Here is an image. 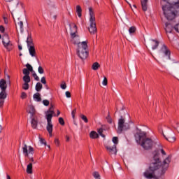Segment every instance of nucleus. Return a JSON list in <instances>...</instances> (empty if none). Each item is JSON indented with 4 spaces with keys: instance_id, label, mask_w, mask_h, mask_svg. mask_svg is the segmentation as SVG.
<instances>
[{
    "instance_id": "4d7b16f0",
    "label": "nucleus",
    "mask_w": 179,
    "mask_h": 179,
    "mask_svg": "<svg viewBox=\"0 0 179 179\" xmlns=\"http://www.w3.org/2000/svg\"><path fill=\"white\" fill-rule=\"evenodd\" d=\"M166 31L168 32V33H171V30H169V27H168V26L166 25Z\"/></svg>"
},
{
    "instance_id": "39448f33",
    "label": "nucleus",
    "mask_w": 179,
    "mask_h": 179,
    "mask_svg": "<svg viewBox=\"0 0 179 179\" xmlns=\"http://www.w3.org/2000/svg\"><path fill=\"white\" fill-rule=\"evenodd\" d=\"M90 12V28L88 29L91 34H96L97 33V27H96V17H94V12L92 7L89 8Z\"/></svg>"
},
{
    "instance_id": "bf43d9fd",
    "label": "nucleus",
    "mask_w": 179,
    "mask_h": 179,
    "mask_svg": "<svg viewBox=\"0 0 179 179\" xmlns=\"http://www.w3.org/2000/svg\"><path fill=\"white\" fill-rule=\"evenodd\" d=\"M7 179H10V176H9L8 174L6 175Z\"/></svg>"
},
{
    "instance_id": "a211bd4d",
    "label": "nucleus",
    "mask_w": 179,
    "mask_h": 179,
    "mask_svg": "<svg viewBox=\"0 0 179 179\" xmlns=\"http://www.w3.org/2000/svg\"><path fill=\"white\" fill-rule=\"evenodd\" d=\"M27 113L31 114V117H33V115L36 114V109L34 108V106H29L27 108Z\"/></svg>"
},
{
    "instance_id": "b1692460",
    "label": "nucleus",
    "mask_w": 179,
    "mask_h": 179,
    "mask_svg": "<svg viewBox=\"0 0 179 179\" xmlns=\"http://www.w3.org/2000/svg\"><path fill=\"white\" fill-rule=\"evenodd\" d=\"M76 13L78 16V17H82V7L78 5L76 6Z\"/></svg>"
},
{
    "instance_id": "49530a36",
    "label": "nucleus",
    "mask_w": 179,
    "mask_h": 179,
    "mask_svg": "<svg viewBox=\"0 0 179 179\" xmlns=\"http://www.w3.org/2000/svg\"><path fill=\"white\" fill-rule=\"evenodd\" d=\"M75 114H76V108L73 110V111L71 112L72 118L73 119H75Z\"/></svg>"
},
{
    "instance_id": "de8ad7c7",
    "label": "nucleus",
    "mask_w": 179,
    "mask_h": 179,
    "mask_svg": "<svg viewBox=\"0 0 179 179\" xmlns=\"http://www.w3.org/2000/svg\"><path fill=\"white\" fill-rule=\"evenodd\" d=\"M27 97V94H26V92H22L21 94V99H26Z\"/></svg>"
},
{
    "instance_id": "c85d7f7f",
    "label": "nucleus",
    "mask_w": 179,
    "mask_h": 179,
    "mask_svg": "<svg viewBox=\"0 0 179 179\" xmlns=\"http://www.w3.org/2000/svg\"><path fill=\"white\" fill-rule=\"evenodd\" d=\"M99 68H100V64L99 62H94L92 66L93 71H97Z\"/></svg>"
},
{
    "instance_id": "9d476101",
    "label": "nucleus",
    "mask_w": 179,
    "mask_h": 179,
    "mask_svg": "<svg viewBox=\"0 0 179 179\" xmlns=\"http://www.w3.org/2000/svg\"><path fill=\"white\" fill-rule=\"evenodd\" d=\"M22 153L26 157H29V155L34 154V148L31 146H29L27 150V145L24 144V146L22 147Z\"/></svg>"
},
{
    "instance_id": "f8f14e48",
    "label": "nucleus",
    "mask_w": 179,
    "mask_h": 179,
    "mask_svg": "<svg viewBox=\"0 0 179 179\" xmlns=\"http://www.w3.org/2000/svg\"><path fill=\"white\" fill-rule=\"evenodd\" d=\"M106 149L108 150L109 155H117V145H106Z\"/></svg>"
},
{
    "instance_id": "2eb2a0df",
    "label": "nucleus",
    "mask_w": 179,
    "mask_h": 179,
    "mask_svg": "<svg viewBox=\"0 0 179 179\" xmlns=\"http://www.w3.org/2000/svg\"><path fill=\"white\" fill-rule=\"evenodd\" d=\"M159 42L157 40L152 39L150 42H149L148 45L151 47L152 50H156L157 47H159Z\"/></svg>"
},
{
    "instance_id": "69168bd1",
    "label": "nucleus",
    "mask_w": 179,
    "mask_h": 179,
    "mask_svg": "<svg viewBox=\"0 0 179 179\" xmlns=\"http://www.w3.org/2000/svg\"><path fill=\"white\" fill-rule=\"evenodd\" d=\"M7 78L9 79V76L8 75L7 76Z\"/></svg>"
},
{
    "instance_id": "c756f323",
    "label": "nucleus",
    "mask_w": 179,
    "mask_h": 179,
    "mask_svg": "<svg viewBox=\"0 0 179 179\" xmlns=\"http://www.w3.org/2000/svg\"><path fill=\"white\" fill-rule=\"evenodd\" d=\"M49 6L52 9H57V3L55 1H50Z\"/></svg>"
},
{
    "instance_id": "20e7f679",
    "label": "nucleus",
    "mask_w": 179,
    "mask_h": 179,
    "mask_svg": "<svg viewBox=\"0 0 179 179\" xmlns=\"http://www.w3.org/2000/svg\"><path fill=\"white\" fill-rule=\"evenodd\" d=\"M55 116V112L54 111V106L50 105V108L45 113V118L47 120L46 129L50 134V136H52V116Z\"/></svg>"
},
{
    "instance_id": "a878e982",
    "label": "nucleus",
    "mask_w": 179,
    "mask_h": 179,
    "mask_svg": "<svg viewBox=\"0 0 179 179\" xmlns=\"http://www.w3.org/2000/svg\"><path fill=\"white\" fill-rule=\"evenodd\" d=\"M129 34L131 35H134L135 34V33H136V27H131L129 29Z\"/></svg>"
},
{
    "instance_id": "473e14b6",
    "label": "nucleus",
    "mask_w": 179,
    "mask_h": 179,
    "mask_svg": "<svg viewBox=\"0 0 179 179\" xmlns=\"http://www.w3.org/2000/svg\"><path fill=\"white\" fill-rule=\"evenodd\" d=\"M50 16H51L52 19H53V20H57V17H58V14L51 12Z\"/></svg>"
},
{
    "instance_id": "4c0bfd02",
    "label": "nucleus",
    "mask_w": 179,
    "mask_h": 179,
    "mask_svg": "<svg viewBox=\"0 0 179 179\" xmlns=\"http://www.w3.org/2000/svg\"><path fill=\"white\" fill-rule=\"evenodd\" d=\"M29 83H24L22 85V89H24V90H29Z\"/></svg>"
},
{
    "instance_id": "e2e57ef3",
    "label": "nucleus",
    "mask_w": 179,
    "mask_h": 179,
    "mask_svg": "<svg viewBox=\"0 0 179 179\" xmlns=\"http://www.w3.org/2000/svg\"><path fill=\"white\" fill-rule=\"evenodd\" d=\"M4 22H5V23H6V18H4Z\"/></svg>"
},
{
    "instance_id": "a19ab883",
    "label": "nucleus",
    "mask_w": 179,
    "mask_h": 179,
    "mask_svg": "<svg viewBox=\"0 0 179 179\" xmlns=\"http://www.w3.org/2000/svg\"><path fill=\"white\" fill-rule=\"evenodd\" d=\"M108 83V80H107V78H106V77H104V78H103V82H102L103 85V86H107Z\"/></svg>"
},
{
    "instance_id": "9b49d317",
    "label": "nucleus",
    "mask_w": 179,
    "mask_h": 179,
    "mask_svg": "<svg viewBox=\"0 0 179 179\" xmlns=\"http://www.w3.org/2000/svg\"><path fill=\"white\" fill-rule=\"evenodd\" d=\"M26 68L27 69H23L22 73L24 76H30V72H34L33 66H31L30 64L27 63L26 64Z\"/></svg>"
},
{
    "instance_id": "72a5a7b5",
    "label": "nucleus",
    "mask_w": 179,
    "mask_h": 179,
    "mask_svg": "<svg viewBox=\"0 0 179 179\" xmlns=\"http://www.w3.org/2000/svg\"><path fill=\"white\" fill-rule=\"evenodd\" d=\"M112 142H113V143H114V145H115V146H117V145H118V137H116V136L113 137V138H112Z\"/></svg>"
},
{
    "instance_id": "1a4fd4ad",
    "label": "nucleus",
    "mask_w": 179,
    "mask_h": 179,
    "mask_svg": "<svg viewBox=\"0 0 179 179\" xmlns=\"http://www.w3.org/2000/svg\"><path fill=\"white\" fill-rule=\"evenodd\" d=\"M3 45L7 50V51H12L13 50V43L9 40V36L8 35H4L3 36Z\"/></svg>"
},
{
    "instance_id": "680f3d73",
    "label": "nucleus",
    "mask_w": 179,
    "mask_h": 179,
    "mask_svg": "<svg viewBox=\"0 0 179 179\" xmlns=\"http://www.w3.org/2000/svg\"><path fill=\"white\" fill-rule=\"evenodd\" d=\"M31 162H34V159H33V157L30 158Z\"/></svg>"
},
{
    "instance_id": "a18cd8bd",
    "label": "nucleus",
    "mask_w": 179,
    "mask_h": 179,
    "mask_svg": "<svg viewBox=\"0 0 179 179\" xmlns=\"http://www.w3.org/2000/svg\"><path fill=\"white\" fill-rule=\"evenodd\" d=\"M41 82L43 85H45V83H47V81L45 80V77H42L41 79Z\"/></svg>"
},
{
    "instance_id": "8fccbe9b",
    "label": "nucleus",
    "mask_w": 179,
    "mask_h": 179,
    "mask_svg": "<svg viewBox=\"0 0 179 179\" xmlns=\"http://www.w3.org/2000/svg\"><path fill=\"white\" fill-rule=\"evenodd\" d=\"M0 31H1V33L5 32V27H3V26H2V25L0 26Z\"/></svg>"
},
{
    "instance_id": "c9c22d12",
    "label": "nucleus",
    "mask_w": 179,
    "mask_h": 179,
    "mask_svg": "<svg viewBox=\"0 0 179 179\" xmlns=\"http://www.w3.org/2000/svg\"><path fill=\"white\" fill-rule=\"evenodd\" d=\"M98 134L100 135V136H102V138H106V135L103 134V129H98Z\"/></svg>"
},
{
    "instance_id": "423d86ee",
    "label": "nucleus",
    "mask_w": 179,
    "mask_h": 179,
    "mask_svg": "<svg viewBox=\"0 0 179 179\" xmlns=\"http://www.w3.org/2000/svg\"><path fill=\"white\" fill-rule=\"evenodd\" d=\"M8 88V84H6V80L4 79L0 80V89L1 92H0V107L3 106L5 103V99L7 97L6 89Z\"/></svg>"
},
{
    "instance_id": "bb28decb",
    "label": "nucleus",
    "mask_w": 179,
    "mask_h": 179,
    "mask_svg": "<svg viewBox=\"0 0 179 179\" xmlns=\"http://www.w3.org/2000/svg\"><path fill=\"white\" fill-rule=\"evenodd\" d=\"M41 89H43V85L41 83H37L35 86V90L36 92H41Z\"/></svg>"
},
{
    "instance_id": "864d4df0",
    "label": "nucleus",
    "mask_w": 179,
    "mask_h": 179,
    "mask_svg": "<svg viewBox=\"0 0 179 179\" xmlns=\"http://www.w3.org/2000/svg\"><path fill=\"white\" fill-rule=\"evenodd\" d=\"M66 96L67 98H70L71 97V92H69V91L66 92Z\"/></svg>"
},
{
    "instance_id": "338daca9",
    "label": "nucleus",
    "mask_w": 179,
    "mask_h": 179,
    "mask_svg": "<svg viewBox=\"0 0 179 179\" xmlns=\"http://www.w3.org/2000/svg\"><path fill=\"white\" fill-rule=\"evenodd\" d=\"M0 38H2V36H1V34H0Z\"/></svg>"
},
{
    "instance_id": "f704fd0d",
    "label": "nucleus",
    "mask_w": 179,
    "mask_h": 179,
    "mask_svg": "<svg viewBox=\"0 0 179 179\" xmlns=\"http://www.w3.org/2000/svg\"><path fill=\"white\" fill-rule=\"evenodd\" d=\"M32 76L33 78H34V80H36V82H38V80H40V78H38L37 76V74L36 73V72H32Z\"/></svg>"
},
{
    "instance_id": "412c9836",
    "label": "nucleus",
    "mask_w": 179,
    "mask_h": 179,
    "mask_svg": "<svg viewBox=\"0 0 179 179\" xmlns=\"http://www.w3.org/2000/svg\"><path fill=\"white\" fill-rule=\"evenodd\" d=\"M27 47H31L34 45V43H33V38H31V36H28L27 39Z\"/></svg>"
},
{
    "instance_id": "3c124183",
    "label": "nucleus",
    "mask_w": 179,
    "mask_h": 179,
    "mask_svg": "<svg viewBox=\"0 0 179 179\" xmlns=\"http://www.w3.org/2000/svg\"><path fill=\"white\" fill-rule=\"evenodd\" d=\"M107 119H108V122H109V124H111L113 122V120L110 117V115H108Z\"/></svg>"
},
{
    "instance_id": "6e6d98bb",
    "label": "nucleus",
    "mask_w": 179,
    "mask_h": 179,
    "mask_svg": "<svg viewBox=\"0 0 179 179\" xmlns=\"http://www.w3.org/2000/svg\"><path fill=\"white\" fill-rule=\"evenodd\" d=\"M66 142H69V136H66Z\"/></svg>"
},
{
    "instance_id": "13d9d810",
    "label": "nucleus",
    "mask_w": 179,
    "mask_h": 179,
    "mask_svg": "<svg viewBox=\"0 0 179 179\" xmlns=\"http://www.w3.org/2000/svg\"><path fill=\"white\" fill-rule=\"evenodd\" d=\"M22 45H18V50H20H20H22Z\"/></svg>"
},
{
    "instance_id": "0e129e2a",
    "label": "nucleus",
    "mask_w": 179,
    "mask_h": 179,
    "mask_svg": "<svg viewBox=\"0 0 179 179\" xmlns=\"http://www.w3.org/2000/svg\"><path fill=\"white\" fill-rule=\"evenodd\" d=\"M133 6H134V8H136V5H134Z\"/></svg>"
},
{
    "instance_id": "dca6fc26",
    "label": "nucleus",
    "mask_w": 179,
    "mask_h": 179,
    "mask_svg": "<svg viewBox=\"0 0 179 179\" xmlns=\"http://www.w3.org/2000/svg\"><path fill=\"white\" fill-rule=\"evenodd\" d=\"M163 136L165 138V139L166 141H168V142H176V137L174 136H173V133H169L167 134V136L166 135H164V134H163Z\"/></svg>"
},
{
    "instance_id": "7c9ffc66",
    "label": "nucleus",
    "mask_w": 179,
    "mask_h": 179,
    "mask_svg": "<svg viewBox=\"0 0 179 179\" xmlns=\"http://www.w3.org/2000/svg\"><path fill=\"white\" fill-rule=\"evenodd\" d=\"M92 176L95 179H101L100 178V173L97 171H94L92 173Z\"/></svg>"
},
{
    "instance_id": "f03ea898",
    "label": "nucleus",
    "mask_w": 179,
    "mask_h": 179,
    "mask_svg": "<svg viewBox=\"0 0 179 179\" xmlns=\"http://www.w3.org/2000/svg\"><path fill=\"white\" fill-rule=\"evenodd\" d=\"M162 167L159 154L156 153L154 155V162L150 164L148 169H147L143 173V177L147 179L156 178V173Z\"/></svg>"
},
{
    "instance_id": "0eeeda50",
    "label": "nucleus",
    "mask_w": 179,
    "mask_h": 179,
    "mask_svg": "<svg viewBox=\"0 0 179 179\" xmlns=\"http://www.w3.org/2000/svg\"><path fill=\"white\" fill-rule=\"evenodd\" d=\"M173 8L170 4H166L162 6V10L164 12V15L167 20H173L174 17H176V13Z\"/></svg>"
},
{
    "instance_id": "4468645a",
    "label": "nucleus",
    "mask_w": 179,
    "mask_h": 179,
    "mask_svg": "<svg viewBox=\"0 0 179 179\" xmlns=\"http://www.w3.org/2000/svg\"><path fill=\"white\" fill-rule=\"evenodd\" d=\"M160 52H162V54H164L166 57H168V59H170V50L167 48V46L166 45H162Z\"/></svg>"
},
{
    "instance_id": "7ed1b4c3",
    "label": "nucleus",
    "mask_w": 179,
    "mask_h": 179,
    "mask_svg": "<svg viewBox=\"0 0 179 179\" xmlns=\"http://www.w3.org/2000/svg\"><path fill=\"white\" fill-rule=\"evenodd\" d=\"M135 138L137 143H139L143 149L149 150L153 148V140L146 138V133L144 131H138L135 134Z\"/></svg>"
},
{
    "instance_id": "393cba45",
    "label": "nucleus",
    "mask_w": 179,
    "mask_h": 179,
    "mask_svg": "<svg viewBox=\"0 0 179 179\" xmlns=\"http://www.w3.org/2000/svg\"><path fill=\"white\" fill-rule=\"evenodd\" d=\"M37 124H38V122H37V119L36 118H32L31 120V127L32 128H34V129H36V128H37Z\"/></svg>"
},
{
    "instance_id": "58836bf2",
    "label": "nucleus",
    "mask_w": 179,
    "mask_h": 179,
    "mask_svg": "<svg viewBox=\"0 0 179 179\" xmlns=\"http://www.w3.org/2000/svg\"><path fill=\"white\" fill-rule=\"evenodd\" d=\"M59 123L60 124V125H62V126L65 125V121L64 120V118L59 117Z\"/></svg>"
},
{
    "instance_id": "f3484780",
    "label": "nucleus",
    "mask_w": 179,
    "mask_h": 179,
    "mask_svg": "<svg viewBox=\"0 0 179 179\" xmlns=\"http://www.w3.org/2000/svg\"><path fill=\"white\" fill-rule=\"evenodd\" d=\"M28 50L31 57H36V48H34V45L28 46Z\"/></svg>"
},
{
    "instance_id": "774afa93",
    "label": "nucleus",
    "mask_w": 179,
    "mask_h": 179,
    "mask_svg": "<svg viewBox=\"0 0 179 179\" xmlns=\"http://www.w3.org/2000/svg\"><path fill=\"white\" fill-rule=\"evenodd\" d=\"M16 30H17V27H16Z\"/></svg>"
},
{
    "instance_id": "6ab92c4d",
    "label": "nucleus",
    "mask_w": 179,
    "mask_h": 179,
    "mask_svg": "<svg viewBox=\"0 0 179 179\" xmlns=\"http://www.w3.org/2000/svg\"><path fill=\"white\" fill-rule=\"evenodd\" d=\"M33 99L34 101L40 102L41 101V94L38 92H36L33 95Z\"/></svg>"
},
{
    "instance_id": "ea45409f",
    "label": "nucleus",
    "mask_w": 179,
    "mask_h": 179,
    "mask_svg": "<svg viewBox=\"0 0 179 179\" xmlns=\"http://www.w3.org/2000/svg\"><path fill=\"white\" fill-rule=\"evenodd\" d=\"M38 73H40L41 75H43V73H44V69H43V67L39 66L38 68Z\"/></svg>"
},
{
    "instance_id": "6e6552de",
    "label": "nucleus",
    "mask_w": 179,
    "mask_h": 179,
    "mask_svg": "<svg viewBox=\"0 0 179 179\" xmlns=\"http://www.w3.org/2000/svg\"><path fill=\"white\" fill-rule=\"evenodd\" d=\"M129 124L125 123V119L121 116V117L118 120V126H117V134H122L123 131H127L129 129Z\"/></svg>"
},
{
    "instance_id": "4be33fe9",
    "label": "nucleus",
    "mask_w": 179,
    "mask_h": 179,
    "mask_svg": "<svg viewBox=\"0 0 179 179\" xmlns=\"http://www.w3.org/2000/svg\"><path fill=\"white\" fill-rule=\"evenodd\" d=\"M27 174H33V164L29 163L27 166Z\"/></svg>"
},
{
    "instance_id": "37998d69",
    "label": "nucleus",
    "mask_w": 179,
    "mask_h": 179,
    "mask_svg": "<svg viewBox=\"0 0 179 179\" xmlns=\"http://www.w3.org/2000/svg\"><path fill=\"white\" fill-rule=\"evenodd\" d=\"M43 104H44L46 106H50V101L47 99H44L43 101Z\"/></svg>"
},
{
    "instance_id": "ddd939ff",
    "label": "nucleus",
    "mask_w": 179,
    "mask_h": 179,
    "mask_svg": "<svg viewBox=\"0 0 179 179\" xmlns=\"http://www.w3.org/2000/svg\"><path fill=\"white\" fill-rule=\"evenodd\" d=\"M171 162V157H166L162 165V171H164L166 170H167V169H169V165L170 164V162Z\"/></svg>"
},
{
    "instance_id": "052dcab7",
    "label": "nucleus",
    "mask_w": 179,
    "mask_h": 179,
    "mask_svg": "<svg viewBox=\"0 0 179 179\" xmlns=\"http://www.w3.org/2000/svg\"><path fill=\"white\" fill-rule=\"evenodd\" d=\"M59 114H61V112L59 110H57V116L58 117V115H59Z\"/></svg>"
},
{
    "instance_id": "c03bdc74",
    "label": "nucleus",
    "mask_w": 179,
    "mask_h": 179,
    "mask_svg": "<svg viewBox=\"0 0 179 179\" xmlns=\"http://www.w3.org/2000/svg\"><path fill=\"white\" fill-rule=\"evenodd\" d=\"M60 87L61 89H63V90H65V89H66V84L63 82V83L60 85Z\"/></svg>"
},
{
    "instance_id": "09e8293b",
    "label": "nucleus",
    "mask_w": 179,
    "mask_h": 179,
    "mask_svg": "<svg viewBox=\"0 0 179 179\" xmlns=\"http://www.w3.org/2000/svg\"><path fill=\"white\" fill-rule=\"evenodd\" d=\"M55 145H57V146H59V139L55 138Z\"/></svg>"
},
{
    "instance_id": "f257e3e1",
    "label": "nucleus",
    "mask_w": 179,
    "mask_h": 179,
    "mask_svg": "<svg viewBox=\"0 0 179 179\" xmlns=\"http://www.w3.org/2000/svg\"><path fill=\"white\" fill-rule=\"evenodd\" d=\"M70 37L71 42L78 45L77 55H78L82 61H84V59H86V58L89 57L87 42H80V36H79V34H78V27L76 24H73L72 28L70 27Z\"/></svg>"
},
{
    "instance_id": "e433bc0d",
    "label": "nucleus",
    "mask_w": 179,
    "mask_h": 179,
    "mask_svg": "<svg viewBox=\"0 0 179 179\" xmlns=\"http://www.w3.org/2000/svg\"><path fill=\"white\" fill-rule=\"evenodd\" d=\"M80 118L84 121L85 122L87 123L89 122V120H87V117L85 115H81Z\"/></svg>"
},
{
    "instance_id": "aec40b11",
    "label": "nucleus",
    "mask_w": 179,
    "mask_h": 179,
    "mask_svg": "<svg viewBox=\"0 0 179 179\" xmlns=\"http://www.w3.org/2000/svg\"><path fill=\"white\" fill-rule=\"evenodd\" d=\"M142 9L144 12L148 10V0H141Z\"/></svg>"
},
{
    "instance_id": "2f4dec72",
    "label": "nucleus",
    "mask_w": 179,
    "mask_h": 179,
    "mask_svg": "<svg viewBox=\"0 0 179 179\" xmlns=\"http://www.w3.org/2000/svg\"><path fill=\"white\" fill-rule=\"evenodd\" d=\"M17 24H18V26H19V27H20V31H21V33H23V22H22V21H19L18 22H17Z\"/></svg>"
},
{
    "instance_id": "cd10ccee",
    "label": "nucleus",
    "mask_w": 179,
    "mask_h": 179,
    "mask_svg": "<svg viewBox=\"0 0 179 179\" xmlns=\"http://www.w3.org/2000/svg\"><path fill=\"white\" fill-rule=\"evenodd\" d=\"M22 80L24 82V83H30L31 79L30 78V76H24Z\"/></svg>"
},
{
    "instance_id": "5fc2aeb1",
    "label": "nucleus",
    "mask_w": 179,
    "mask_h": 179,
    "mask_svg": "<svg viewBox=\"0 0 179 179\" xmlns=\"http://www.w3.org/2000/svg\"><path fill=\"white\" fill-rule=\"evenodd\" d=\"M161 153H162L164 155H166V152L163 149L161 150Z\"/></svg>"
},
{
    "instance_id": "603ef678",
    "label": "nucleus",
    "mask_w": 179,
    "mask_h": 179,
    "mask_svg": "<svg viewBox=\"0 0 179 179\" xmlns=\"http://www.w3.org/2000/svg\"><path fill=\"white\" fill-rule=\"evenodd\" d=\"M175 30L179 33V23L175 26Z\"/></svg>"
},
{
    "instance_id": "79ce46f5",
    "label": "nucleus",
    "mask_w": 179,
    "mask_h": 179,
    "mask_svg": "<svg viewBox=\"0 0 179 179\" xmlns=\"http://www.w3.org/2000/svg\"><path fill=\"white\" fill-rule=\"evenodd\" d=\"M40 142L42 143V145H47V142H45V140L44 138L39 136Z\"/></svg>"
},
{
    "instance_id": "5701e85b",
    "label": "nucleus",
    "mask_w": 179,
    "mask_h": 179,
    "mask_svg": "<svg viewBox=\"0 0 179 179\" xmlns=\"http://www.w3.org/2000/svg\"><path fill=\"white\" fill-rule=\"evenodd\" d=\"M90 137L91 138V139H97V138H99V134H97V132L92 131L90 134Z\"/></svg>"
}]
</instances>
